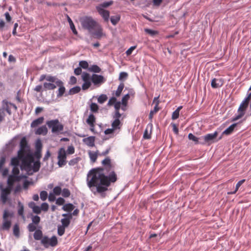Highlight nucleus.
Masks as SVG:
<instances>
[{"label": "nucleus", "mask_w": 251, "mask_h": 251, "mask_svg": "<svg viewBox=\"0 0 251 251\" xmlns=\"http://www.w3.org/2000/svg\"><path fill=\"white\" fill-rule=\"evenodd\" d=\"M62 196L64 198H68L71 195L70 190L67 188H64L62 191Z\"/></svg>", "instance_id": "nucleus-42"}, {"label": "nucleus", "mask_w": 251, "mask_h": 251, "mask_svg": "<svg viewBox=\"0 0 251 251\" xmlns=\"http://www.w3.org/2000/svg\"><path fill=\"white\" fill-rule=\"evenodd\" d=\"M71 219L70 218H63L61 220V222L62 223V226H63L65 227H67L69 226L70 224V220Z\"/></svg>", "instance_id": "nucleus-39"}, {"label": "nucleus", "mask_w": 251, "mask_h": 251, "mask_svg": "<svg viewBox=\"0 0 251 251\" xmlns=\"http://www.w3.org/2000/svg\"><path fill=\"white\" fill-rule=\"evenodd\" d=\"M19 180V177L18 176H10L7 179V184H8L9 187V188H12V186L13 184V183L16 181Z\"/></svg>", "instance_id": "nucleus-21"}, {"label": "nucleus", "mask_w": 251, "mask_h": 251, "mask_svg": "<svg viewBox=\"0 0 251 251\" xmlns=\"http://www.w3.org/2000/svg\"><path fill=\"white\" fill-rule=\"evenodd\" d=\"M43 87L41 85H37L34 88V90L37 92H42L43 90ZM45 90L44 89H43Z\"/></svg>", "instance_id": "nucleus-64"}, {"label": "nucleus", "mask_w": 251, "mask_h": 251, "mask_svg": "<svg viewBox=\"0 0 251 251\" xmlns=\"http://www.w3.org/2000/svg\"><path fill=\"white\" fill-rule=\"evenodd\" d=\"M104 168H96L90 170L87 175V185L94 195L99 194L102 198L106 196L105 192L111 183L117 180V176L114 171L109 157L102 161Z\"/></svg>", "instance_id": "nucleus-1"}, {"label": "nucleus", "mask_w": 251, "mask_h": 251, "mask_svg": "<svg viewBox=\"0 0 251 251\" xmlns=\"http://www.w3.org/2000/svg\"><path fill=\"white\" fill-rule=\"evenodd\" d=\"M94 30H95V31H92L90 33L92 34L93 37L94 38L100 39L104 35V34L103 33V29L101 27V26L99 25H97L95 29Z\"/></svg>", "instance_id": "nucleus-14"}, {"label": "nucleus", "mask_w": 251, "mask_h": 251, "mask_svg": "<svg viewBox=\"0 0 251 251\" xmlns=\"http://www.w3.org/2000/svg\"><path fill=\"white\" fill-rule=\"evenodd\" d=\"M61 188L59 186H55L53 189V194L56 195H59L61 193Z\"/></svg>", "instance_id": "nucleus-53"}, {"label": "nucleus", "mask_w": 251, "mask_h": 251, "mask_svg": "<svg viewBox=\"0 0 251 251\" xmlns=\"http://www.w3.org/2000/svg\"><path fill=\"white\" fill-rule=\"evenodd\" d=\"M122 126L121 122L120 120H115L113 121L111 126L115 130L119 129Z\"/></svg>", "instance_id": "nucleus-29"}, {"label": "nucleus", "mask_w": 251, "mask_h": 251, "mask_svg": "<svg viewBox=\"0 0 251 251\" xmlns=\"http://www.w3.org/2000/svg\"><path fill=\"white\" fill-rule=\"evenodd\" d=\"M116 100V98L115 97H113L109 100L107 105H112L113 104H115V103L117 102Z\"/></svg>", "instance_id": "nucleus-63"}, {"label": "nucleus", "mask_w": 251, "mask_h": 251, "mask_svg": "<svg viewBox=\"0 0 251 251\" xmlns=\"http://www.w3.org/2000/svg\"><path fill=\"white\" fill-rule=\"evenodd\" d=\"M91 81L94 85L99 86L105 81V80L101 75L93 74L91 76Z\"/></svg>", "instance_id": "nucleus-13"}, {"label": "nucleus", "mask_w": 251, "mask_h": 251, "mask_svg": "<svg viewBox=\"0 0 251 251\" xmlns=\"http://www.w3.org/2000/svg\"><path fill=\"white\" fill-rule=\"evenodd\" d=\"M13 233L14 235L17 237H19L20 235V230L18 225L16 224L14 225L13 227Z\"/></svg>", "instance_id": "nucleus-47"}, {"label": "nucleus", "mask_w": 251, "mask_h": 251, "mask_svg": "<svg viewBox=\"0 0 251 251\" xmlns=\"http://www.w3.org/2000/svg\"><path fill=\"white\" fill-rule=\"evenodd\" d=\"M32 210L36 214H40L41 212V208L39 206L35 205L32 207Z\"/></svg>", "instance_id": "nucleus-59"}, {"label": "nucleus", "mask_w": 251, "mask_h": 251, "mask_svg": "<svg viewBox=\"0 0 251 251\" xmlns=\"http://www.w3.org/2000/svg\"><path fill=\"white\" fill-rule=\"evenodd\" d=\"M54 84L59 87L58 91H57V97L60 98L62 97L64 93L65 92V87L64 86V83L62 80L58 79L57 77L55 78V80L54 82Z\"/></svg>", "instance_id": "nucleus-12"}, {"label": "nucleus", "mask_w": 251, "mask_h": 251, "mask_svg": "<svg viewBox=\"0 0 251 251\" xmlns=\"http://www.w3.org/2000/svg\"><path fill=\"white\" fill-rule=\"evenodd\" d=\"M30 149L25 137H23L20 143V150L18 151V157H22L23 155L29 154Z\"/></svg>", "instance_id": "nucleus-7"}, {"label": "nucleus", "mask_w": 251, "mask_h": 251, "mask_svg": "<svg viewBox=\"0 0 251 251\" xmlns=\"http://www.w3.org/2000/svg\"><path fill=\"white\" fill-rule=\"evenodd\" d=\"M74 208L75 207L72 203H69L64 205L62 209L64 211L71 212L74 209Z\"/></svg>", "instance_id": "nucleus-32"}, {"label": "nucleus", "mask_w": 251, "mask_h": 251, "mask_svg": "<svg viewBox=\"0 0 251 251\" xmlns=\"http://www.w3.org/2000/svg\"><path fill=\"white\" fill-rule=\"evenodd\" d=\"M40 208L41 210L47 211L49 209V205L47 203L44 202L41 204Z\"/></svg>", "instance_id": "nucleus-60"}, {"label": "nucleus", "mask_w": 251, "mask_h": 251, "mask_svg": "<svg viewBox=\"0 0 251 251\" xmlns=\"http://www.w3.org/2000/svg\"><path fill=\"white\" fill-rule=\"evenodd\" d=\"M65 202V200L62 198H58L56 201V203L58 205H62Z\"/></svg>", "instance_id": "nucleus-61"}, {"label": "nucleus", "mask_w": 251, "mask_h": 251, "mask_svg": "<svg viewBox=\"0 0 251 251\" xmlns=\"http://www.w3.org/2000/svg\"><path fill=\"white\" fill-rule=\"evenodd\" d=\"M66 154H72L75 153V148L73 146H70L68 147L67 151H66Z\"/></svg>", "instance_id": "nucleus-55"}, {"label": "nucleus", "mask_w": 251, "mask_h": 251, "mask_svg": "<svg viewBox=\"0 0 251 251\" xmlns=\"http://www.w3.org/2000/svg\"><path fill=\"white\" fill-rule=\"evenodd\" d=\"M124 88V84L123 83H121L118 86V88L115 92V96L116 97H119Z\"/></svg>", "instance_id": "nucleus-37"}, {"label": "nucleus", "mask_w": 251, "mask_h": 251, "mask_svg": "<svg viewBox=\"0 0 251 251\" xmlns=\"http://www.w3.org/2000/svg\"><path fill=\"white\" fill-rule=\"evenodd\" d=\"M88 154L91 162L94 163L96 161L98 156L99 155V151H97L96 152L89 151Z\"/></svg>", "instance_id": "nucleus-25"}, {"label": "nucleus", "mask_w": 251, "mask_h": 251, "mask_svg": "<svg viewBox=\"0 0 251 251\" xmlns=\"http://www.w3.org/2000/svg\"><path fill=\"white\" fill-rule=\"evenodd\" d=\"M67 154L64 148H61L58 151L57 164L59 167H62L66 164Z\"/></svg>", "instance_id": "nucleus-10"}, {"label": "nucleus", "mask_w": 251, "mask_h": 251, "mask_svg": "<svg viewBox=\"0 0 251 251\" xmlns=\"http://www.w3.org/2000/svg\"><path fill=\"white\" fill-rule=\"evenodd\" d=\"M223 85V80L222 78H216L212 79L211 83V87L213 88H217L221 87Z\"/></svg>", "instance_id": "nucleus-17"}, {"label": "nucleus", "mask_w": 251, "mask_h": 251, "mask_svg": "<svg viewBox=\"0 0 251 251\" xmlns=\"http://www.w3.org/2000/svg\"><path fill=\"white\" fill-rule=\"evenodd\" d=\"M11 191V188H7L3 189L1 193V200L3 203H5L7 196L10 194Z\"/></svg>", "instance_id": "nucleus-18"}, {"label": "nucleus", "mask_w": 251, "mask_h": 251, "mask_svg": "<svg viewBox=\"0 0 251 251\" xmlns=\"http://www.w3.org/2000/svg\"><path fill=\"white\" fill-rule=\"evenodd\" d=\"M143 138L145 139H150L151 138V133H149L147 129H146L144 132Z\"/></svg>", "instance_id": "nucleus-58"}, {"label": "nucleus", "mask_w": 251, "mask_h": 251, "mask_svg": "<svg viewBox=\"0 0 251 251\" xmlns=\"http://www.w3.org/2000/svg\"><path fill=\"white\" fill-rule=\"evenodd\" d=\"M44 120L43 117H40L32 122L31 123V127L33 128L37 126L38 125L42 124Z\"/></svg>", "instance_id": "nucleus-23"}, {"label": "nucleus", "mask_w": 251, "mask_h": 251, "mask_svg": "<svg viewBox=\"0 0 251 251\" xmlns=\"http://www.w3.org/2000/svg\"><path fill=\"white\" fill-rule=\"evenodd\" d=\"M22 161L21 168L22 170L27 172L28 175H32V163L34 161V158L31 154L23 155L22 157H19Z\"/></svg>", "instance_id": "nucleus-2"}, {"label": "nucleus", "mask_w": 251, "mask_h": 251, "mask_svg": "<svg viewBox=\"0 0 251 251\" xmlns=\"http://www.w3.org/2000/svg\"><path fill=\"white\" fill-rule=\"evenodd\" d=\"M67 17H68V21L69 23L71 29H72L73 33L75 35H76L77 34V32L75 28V26L72 20L68 16H67Z\"/></svg>", "instance_id": "nucleus-34"}, {"label": "nucleus", "mask_w": 251, "mask_h": 251, "mask_svg": "<svg viewBox=\"0 0 251 251\" xmlns=\"http://www.w3.org/2000/svg\"><path fill=\"white\" fill-rule=\"evenodd\" d=\"M65 227L62 226H59L57 228V233L59 236H62L65 232Z\"/></svg>", "instance_id": "nucleus-50"}, {"label": "nucleus", "mask_w": 251, "mask_h": 251, "mask_svg": "<svg viewBox=\"0 0 251 251\" xmlns=\"http://www.w3.org/2000/svg\"><path fill=\"white\" fill-rule=\"evenodd\" d=\"M79 160H80L79 157H76V158H73L69 161L68 164L70 166H74L78 163V162L79 161Z\"/></svg>", "instance_id": "nucleus-49"}, {"label": "nucleus", "mask_w": 251, "mask_h": 251, "mask_svg": "<svg viewBox=\"0 0 251 251\" xmlns=\"http://www.w3.org/2000/svg\"><path fill=\"white\" fill-rule=\"evenodd\" d=\"M34 156L37 160H40L41 157V150H36L34 153Z\"/></svg>", "instance_id": "nucleus-56"}, {"label": "nucleus", "mask_w": 251, "mask_h": 251, "mask_svg": "<svg viewBox=\"0 0 251 251\" xmlns=\"http://www.w3.org/2000/svg\"><path fill=\"white\" fill-rule=\"evenodd\" d=\"M113 0H109L108 1H104L100 4L98 6H97V9H104V8H106L109 7V6L112 5L113 4Z\"/></svg>", "instance_id": "nucleus-24"}, {"label": "nucleus", "mask_w": 251, "mask_h": 251, "mask_svg": "<svg viewBox=\"0 0 251 251\" xmlns=\"http://www.w3.org/2000/svg\"><path fill=\"white\" fill-rule=\"evenodd\" d=\"M121 114H120L119 111H115L114 114L112 115L113 119L115 120H120V118L121 117Z\"/></svg>", "instance_id": "nucleus-54"}, {"label": "nucleus", "mask_w": 251, "mask_h": 251, "mask_svg": "<svg viewBox=\"0 0 251 251\" xmlns=\"http://www.w3.org/2000/svg\"><path fill=\"white\" fill-rule=\"evenodd\" d=\"M27 229L29 232L35 231L36 227L33 223H30L27 226Z\"/></svg>", "instance_id": "nucleus-51"}, {"label": "nucleus", "mask_w": 251, "mask_h": 251, "mask_svg": "<svg viewBox=\"0 0 251 251\" xmlns=\"http://www.w3.org/2000/svg\"><path fill=\"white\" fill-rule=\"evenodd\" d=\"M11 105L14 106L16 108V107L14 104L9 102L6 100H4L2 101V106L0 109H2V111H3V112L5 111L9 115H11V111L10 106Z\"/></svg>", "instance_id": "nucleus-15"}, {"label": "nucleus", "mask_w": 251, "mask_h": 251, "mask_svg": "<svg viewBox=\"0 0 251 251\" xmlns=\"http://www.w3.org/2000/svg\"><path fill=\"white\" fill-rule=\"evenodd\" d=\"M188 138L190 140H192L196 144H200V141H199L200 138H197L194 134L190 133L188 134Z\"/></svg>", "instance_id": "nucleus-38"}, {"label": "nucleus", "mask_w": 251, "mask_h": 251, "mask_svg": "<svg viewBox=\"0 0 251 251\" xmlns=\"http://www.w3.org/2000/svg\"><path fill=\"white\" fill-rule=\"evenodd\" d=\"M81 23L82 27L87 29L89 32L93 31L98 25L97 22L91 17H85L81 19Z\"/></svg>", "instance_id": "nucleus-5"}, {"label": "nucleus", "mask_w": 251, "mask_h": 251, "mask_svg": "<svg viewBox=\"0 0 251 251\" xmlns=\"http://www.w3.org/2000/svg\"><path fill=\"white\" fill-rule=\"evenodd\" d=\"M33 165L32 166V172H37L41 167V163L40 160H37L35 162L33 161Z\"/></svg>", "instance_id": "nucleus-27"}, {"label": "nucleus", "mask_w": 251, "mask_h": 251, "mask_svg": "<svg viewBox=\"0 0 251 251\" xmlns=\"http://www.w3.org/2000/svg\"><path fill=\"white\" fill-rule=\"evenodd\" d=\"M238 124L234 123L230 126L228 128H227L226 130H225L222 134H225L226 135H228L231 134L233 131L234 128L237 126Z\"/></svg>", "instance_id": "nucleus-20"}, {"label": "nucleus", "mask_w": 251, "mask_h": 251, "mask_svg": "<svg viewBox=\"0 0 251 251\" xmlns=\"http://www.w3.org/2000/svg\"><path fill=\"white\" fill-rule=\"evenodd\" d=\"M97 10L105 22L109 21L110 13L108 10L100 8Z\"/></svg>", "instance_id": "nucleus-19"}, {"label": "nucleus", "mask_w": 251, "mask_h": 251, "mask_svg": "<svg viewBox=\"0 0 251 251\" xmlns=\"http://www.w3.org/2000/svg\"><path fill=\"white\" fill-rule=\"evenodd\" d=\"M83 143L90 147L95 146V137L93 136L84 138L83 139Z\"/></svg>", "instance_id": "nucleus-16"}, {"label": "nucleus", "mask_w": 251, "mask_h": 251, "mask_svg": "<svg viewBox=\"0 0 251 251\" xmlns=\"http://www.w3.org/2000/svg\"><path fill=\"white\" fill-rule=\"evenodd\" d=\"M79 65L81 68H83L84 69H88L89 66L88 62L84 60L80 61L79 63Z\"/></svg>", "instance_id": "nucleus-46"}, {"label": "nucleus", "mask_w": 251, "mask_h": 251, "mask_svg": "<svg viewBox=\"0 0 251 251\" xmlns=\"http://www.w3.org/2000/svg\"><path fill=\"white\" fill-rule=\"evenodd\" d=\"M218 132L216 131L213 133H209L207 134L204 136H202L200 138V140H202L200 142V144L204 145L206 143H208L209 145L214 143L216 141H215L216 138L218 135Z\"/></svg>", "instance_id": "nucleus-9"}, {"label": "nucleus", "mask_w": 251, "mask_h": 251, "mask_svg": "<svg viewBox=\"0 0 251 251\" xmlns=\"http://www.w3.org/2000/svg\"><path fill=\"white\" fill-rule=\"evenodd\" d=\"M33 237L36 240H41L43 237L42 231L40 229L36 230L33 234Z\"/></svg>", "instance_id": "nucleus-28"}, {"label": "nucleus", "mask_w": 251, "mask_h": 251, "mask_svg": "<svg viewBox=\"0 0 251 251\" xmlns=\"http://www.w3.org/2000/svg\"><path fill=\"white\" fill-rule=\"evenodd\" d=\"M11 225V223L10 221L4 220L1 228L3 230H8L10 228Z\"/></svg>", "instance_id": "nucleus-36"}, {"label": "nucleus", "mask_w": 251, "mask_h": 251, "mask_svg": "<svg viewBox=\"0 0 251 251\" xmlns=\"http://www.w3.org/2000/svg\"><path fill=\"white\" fill-rule=\"evenodd\" d=\"M46 124L50 128H51V132L53 133H58L64 129V126L58 119L48 121Z\"/></svg>", "instance_id": "nucleus-6"}, {"label": "nucleus", "mask_w": 251, "mask_h": 251, "mask_svg": "<svg viewBox=\"0 0 251 251\" xmlns=\"http://www.w3.org/2000/svg\"><path fill=\"white\" fill-rule=\"evenodd\" d=\"M48 133V129L45 126L39 127L35 131V133L37 135H46Z\"/></svg>", "instance_id": "nucleus-22"}, {"label": "nucleus", "mask_w": 251, "mask_h": 251, "mask_svg": "<svg viewBox=\"0 0 251 251\" xmlns=\"http://www.w3.org/2000/svg\"><path fill=\"white\" fill-rule=\"evenodd\" d=\"M90 110L92 112L97 113L99 110V106L96 103L92 102L90 104Z\"/></svg>", "instance_id": "nucleus-41"}, {"label": "nucleus", "mask_w": 251, "mask_h": 251, "mask_svg": "<svg viewBox=\"0 0 251 251\" xmlns=\"http://www.w3.org/2000/svg\"><path fill=\"white\" fill-rule=\"evenodd\" d=\"M40 199L44 201L47 199L48 193L46 191H42L40 192Z\"/></svg>", "instance_id": "nucleus-52"}, {"label": "nucleus", "mask_w": 251, "mask_h": 251, "mask_svg": "<svg viewBox=\"0 0 251 251\" xmlns=\"http://www.w3.org/2000/svg\"><path fill=\"white\" fill-rule=\"evenodd\" d=\"M41 243L44 247L48 248L50 246L55 247L58 243L57 237L55 236H53L51 238H49L48 236H44L41 241Z\"/></svg>", "instance_id": "nucleus-8"}, {"label": "nucleus", "mask_w": 251, "mask_h": 251, "mask_svg": "<svg viewBox=\"0 0 251 251\" xmlns=\"http://www.w3.org/2000/svg\"><path fill=\"white\" fill-rule=\"evenodd\" d=\"M96 121V118L94 115L93 114H91L89 115L88 119L86 120L87 123L91 126H94V123Z\"/></svg>", "instance_id": "nucleus-26"}, {"label": "nucleus", "mask_w": 251, "mask_h": 251, "mask_svg": "<svg viewBox=\"0 0 251 251\" xmlns=\"http://www.w3.org/2000/svg\"><path fill=\"white\" fill-rule=\"evenodd\" d=\"M107 99V97L105 94L100 95L98 99V101L99 103L102 104L104 103Z\"/></svg>", "instance_id": "nucleus-40"}, {"label": "nucleus", "mask_w": 251, "mask_h": 251, "mask_svg": "<svg viewBox=\"0 0 251 251\" xmlns=\"http://www.w3.org/2000/svg\"><path fill=\"white\" fill-rule=\"evenodd\" d=\"M129 95L128 94H127L126 95H125L122 98V101L121 102V104L123 105L126 106L127 105V100L129 99Z\"/></svg>", "instance_id": "nucleus-43"}, {"label": "nucleus", "mask_w": 251, "mask_h": 251, "mask_svg": "<svg viewBox=\"0 0 251 251\" xmlns=\"http://www.w3.org/2000/svg\"><path fill=\"white\" fill-rule=\"evenodd\" d=\"M81 88L79 86H76L70 89L69 91V95H74L79 93Z\"/></svg>", "instance_id": "nucleus-35"}, {"label": "nucleus", "mask_w": 251, "mask_h": 251, "mask_svg": "<svg viewBox=\"0 0 251 251\" xmlns=\"http://www.w3.org/2000/svg\"><path fill=\"white\" fill-rule=\"evenodd\" d=\"M179 112L177 110H175L173 112L172 115V119L173 120H176L179 117Z\"/></svg>", "instance_id": "nucleus-62"}, {"label": "nucleus", "mask_w": 251, "mask_h": 251, "mask_svg": "<svg viewBox=\"0 0 251 251\" xmlns=\"http://www.w3.org/2000/svg\"><path fill=\"white\" fill-rule=\"evenodd\" d=\"M251 97V93L249 94L248 96L242 101L238 109V114L233 118L232 121H237L244 116L248 108Z\"/></svg>", "instance_id": "nucleus-4"}, {"label": "nucleus", "mask_w": 251, "mask_h": 251, "mask_svg": "<svg viewBox=\"0 0 251 251\" xmlns=\"http://www.w3.org/2000/svg\"><path fill=\"white\" fill-rule=\"evenodd\" d=\"M145 32L151 36H154L157 34L158 33V31L156 30H154L149 28L145 29Z\"/></svg>", "instance_id": "nucleus-45"}, {"label": "nucleus", "mask_w": 251, "mask_h": 251, "mask_svg": "<svg viewBox=\"0 0 251 251\" xmlns=\"http://www.w3.org/2000/svg\"><path fill=\"white\" fill-rule=\"evenodd\" d=\"M127 76L128 74L127 73L124 72H121L120 74L119 79L121 80L123 79H126L127 77Z\"/></svg>", "instance_id": "nucleus-57"}, {"label": "nucleus", "mask_w": 251, "mask_h": 251, "mask_svg": "<svg viewBox=\"0 0 251 251\" xmlns=\"http://www.w3.org/2000/svg\"><path fill=\"white\" fill-rule=\"evenodd\" d=\"M32 222L34 225H38L40 222V217L37 215L33 216L32 217Z\"/></svg>", "instance_id": "nucleus-48"}, {"label": "nucleus", "mask_w": 251, "mask_h": 251, "mask_svg": "<svg viewBox=\"0 0 251 251\" xmlns=\"http://www.w3.org/2000/svg\"><path fill=\"white\" fill-rule=\"evenodd\" d=\"M18 156L17 157H13L11 161V164L13 166H18L19 164V160Z\"/></svg>", "instance_id": "nucleus-44"}, {"label": "nucleus", "mask_w": 251, "mask_h": 251, "mask_svg": "<svg viewBox=\"0 0 251 251\" xmlns=\"http://www.w3.org/2000/svg\"><path fill=\"white\" fill-rule=\"evenodd\" d=\"M90 72H94L95 73H99L101 72V69L97 65H93L91 67L88 68Z\"/></svg>", "instance_id": "nucleus-33"}, {"label": "nucleus", "mask_w": 251, "mask_h": 251, "mask_svg": "<svg viewBox=\"0 0 251 251\" xmlns=\"http://www.w3.org/2000/svg\"><path fill=\"white\" fill-rule=\"evenodd\" d=\"M81 77L82 80L84 81V83L82 85V89L83 90H86L91 85V77L90 75L86 72H83Z\"/></svg>", "instance_id": "nucleus-11"}, {"label": "nucleus", "mask_w": 251, "mask_h": 251, "mask_svg": "<svg viewBox=\"0 0 251 251\" xmlns=\"http://www.w3.org/2000/svg\"><path fill=\"white\" fill-rule=\"evenodd\" d=\"M121 19V16L117 14L115 16H112L110 18V21L112 24L114 25H116L120 21Z\"/></svg>", "instance_id": "nucleus-30"}, {"label": "nucleus", "mask_w": 251, "mask_h": 251, "mask_svg": "<svg viewBox=\"0 0 251 251\" xmlns=\"http://www.w3.org/2000/svg\"><path fill=\"white\" fill-rule=\"evenodd\" d=\"M159 101H157L155 104V106L154 107L153 110H151L149 114V119L151 120L153 117V115L154 113H156L159 110V108L158 107Z\"/></svg>", "instance_id": "nucleus-31"}, {"label": "nucleus", "mask_w": 251, "mask_h": 251, "mask_svg": "<svg viewBox=\"0 0 251 251\" xmlns=\"http://www.w3.org/2000/svg\"><path fill=\"white\" fill-rule=\"evenodd\" d=\"M56 76L50 75H42L39 78V81H43L46 79L49 82H44L43 84V88L45 91L52 90L56 88V86L54 84Z\"/></svg>", "instance_id": "nucleus-3"}]
</instances>
